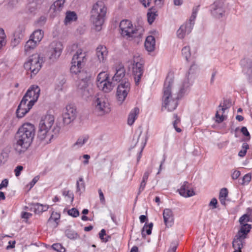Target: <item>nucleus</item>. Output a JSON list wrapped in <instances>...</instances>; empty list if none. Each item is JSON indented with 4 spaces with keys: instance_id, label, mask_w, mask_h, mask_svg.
I'll use <instances>...</instances> for the list:
<instances>
[{
    "instance_id": "f257e3e1",
    "label": "nucleus",
    "mask_w": 252,
    "mask_h": 252,
    "mask_svg": "<svg viewBox=\"0 0 252 252\" xmlns=\"http://www.w3.org/2000/svg\"><path fill=\"white\" fill-rule=\"evenodd\" d=\"M173 80L172 78L167 77L164 84L162 96V107H165L168 111L174 110L178 106L177 99L180 98L187 91L190 83L189 78H186L180 87L178 96L176 98L172 97L171 89Z\"/></svg>"
},
{
    "instance_id": "f03ea898",
    "label": "nucleus",
    "mask_w": 252,
    "mask_h": 252,
    "mask_svg": "<svg viewBox=\"0 0 252 252\" xmlns=\"http://www.w3.org/2000/svg\"><path fill=\"white\" fill-rule=\"evenodd\" d=\"M35 128L31 123L24 124L17 133L16 147L19 152L25 151L32 143L35 135Z\"/></svg>"
},
{
    "instance_id": "7ed1b4c3",
    "label": "nucleus",
    "mask_w": 252,
    "mask_h": 252,
    "mask_svg": "<svg viewBox=\"0 0 252 252\" xmlns=\"http://www.w3.org/2000/svg\"><path fill=\"white\" fill-rule=\"evenodd\" d=\"M55 118L52 115H47L42 117L38 132V138L44 144L51 142L54 135L50 133V129L54 124Z\"/></svg>"
},
{
    "instance_id": "20e7f679",
    "label": "nucleus",
    "mask_w": 252,
    "mask_h": 252,
    "mask_svg": "<svg viewBox=\"0 0 252 252\" xmlns=\"http://www.w3.org/2000/svg\"><path fill=\"white\" fill-rule=\"evenodd\" d=\"M107 8L103 2L98 1L93 6L91 11V20L96 31H99L104 23Z\"/></svg>"
},
{
    "instance_id": "39448f33",
    "label": "nucleus",
    "mask_w": 252,
    "mask_h": 252,
    "mask_svg": "<svg viewBox=\"0 0 252 252\" xmlns=\"http://www.w3.org/2000/svg\"><path fill=\"white\" fill-rule=\"evenodd\" d=\"M122 35L126 39L131 40L134 38H140L144 32V29L140 27H134L128 20H123L120 23Z\"/></svg>"
},
{
    "instance_id": "423d86ee",
    "label": "nucleus",
    "mask_w": 252,
    "mask_h": 252,
    "mask_svg": "<svg viewBox=\"0 0 252 252\" xmlns=\"http://www.w3.org/2000/svg\"><path fill=\"white\" fill-rule=\"evenodd\" d=\"M87 60L86 52L81 49H78L72 59L70 72L75 74L81 72Z\"/></svg>"
},
{
    "instance_id": "0eeeda50",
    "label": "nucleus",
    "mask_w": 252,
    "mask_h": 252,
    "mask_svg": "<svg viewBox=\"0 0 252 252\" xmlns=\"http://www.w3.org/2000/svg\"><path fill=\"white\" fill-rule=\"evenodd\" d=\"M199 5L193 7L192 14L189 21L182 25L177 32V35L178 38L183 39L186 34L190 33L194 24V20L196 17L197 13L199 10Z\"/></svg>"
},
{
    "instance_id": "6e6552de",
    "label": "nucleus",
    "mask_w": 252,
    "mask_h": 252,
    "mask_svg": "<svg viewBox=\"0 0 252 252\" xmlns=\"http://www.w3.org/2000/svg\"><path fill=\"white\" fill-rule=\"evenodd\" d=\"M93 104L95 113L99 116H103L111 111L109 103L104 97L95 98Z\"/></svg>"
},
{
    "instance_id": "1a4fd4ad",
    "label": "nucleus",
    "mask_w": 252,
    "mask_h": 252,
    "mask_svg": "<svg viewBox=\"0 0 252 252\" xmlns=\"http://www.w3.org/2000/svg\"><path fill=\"white\" fill-rule=\"evenodd\" d=\"M97 86L103 92L109 93L113 90L115 84L111 82L106 72L101 71L97 77Z\"/></svg>"
},
{
    "instance_id": "9d476101",
    "label": "nucleus",
    "mask_w": 252,
    "mask_h": 252,
    "mask_svg": "<svg viewBox=\"0 0 252 252\" xmlns=\"http://www.w3.org/2000/svg\"><path fill=\"white\" fill-rule=\"evenodd\" d=\"M43 63V58L37 54H33L29 58L28 61L25 63L24 67L27 70H30L34 75L37 74L41 67Z\"/></svg>"
},
{
    "instance_id": "9b49d317",
    "label": "nucleus",
    "mask_w": 252,
    "mask_h": 252,
    "mask_svg": "<svg viewBox=\"0 0 252 252\" xmlns=\"http://www.w3.org/2000/svg\"><path fill=\"white\" fill-rule=\"evenodd\" d=\"M63 48V45L60 41H55L50 44L48 56L50 63L58 60L62 53Z\"/></svg>"
},
{
    "instance_id": "f8f14e48",
    "label": "nucleus",
    "mask_w": 252,
    "mask_h": 252,
    "mask_svg": "<svg viewBox=\"0 0 252 252\" xmlns=\"http://www.w3.org/2000/svg\"><path fill=\"white\" fill-rule=\"evenodd\" d=\"M130 83L125 79L118 85L117 90L116 96L118 101L121 104L126 99L130 91Z\"/></svg>"
},
{
    "instance_id": "ddd939ff",
    "label": "nucleus",
    "mask_w": 252,
    "mask_h": 252,
    "mask_svg": "<svg viewBox=\"0 0 252 252\" xmlns=\"http://www.w3.org/2000/svg\"><path fill=\"white\" fill-rule=\"evenodd\" d=\"M77 110L72 105H67L63 111V123L68 125L72 122L77 117Z\"/></svg>"
},
{
    "instance_id": "4468645a",
    "label": "nucleus",
    "mask_w": 252,
    "mask_h": 252,
    "mask_svg": "<svg viewBox=\"0 0 252 252\" xmlns=\"http://www.w3.org/2000/svg\"><path fill=\"white\" fill-rule=\"evenodd\" d=\"M140 58L139 57H134L133 62V75L136 85L140 82L141 76L143 73V65L140 62Z\"/></svg>"
},
{
    "instance_id": "2eb2a0df",
    "label": "nucleus",
    "mask_w": 252,
    "mask_h": 252,
    "mask_svg": "<svg viewBox=\"0 0 252 252\" xmlns=\"http://www.w3.org/2000/svg\"><path fill=\"white\" fill-rule=\"evenodd\" d=\"M34 103L29 101V99L23 97L16 111V114L18 118L23 117L32 108Z\"/></svg>"
},
{
    "instance_id": "dca6fc26",
    "label": "nucleus",
    "mask_w": 252,
    "mask_h": 252,
    "mask_svg": "<svg viewBox=\"0 0 252 252\" xmlns=\"http://www.w3.org/2000/svg\"><path fill=\"white\" fill-rule=\"evenodd\" d=\"M211 14L216 18L220 19L224 16L225 8L224 3L220 0L216 1L211 6Z\"/></svg>"
},
{
    "instance_id": "f3484780",
    "label": "nucleus",
    "mask_w": 252,
    "mask_h": 252,
    "mask_svg": "<svg viewBox=\"0 0 252 252\" xmlns=\"http://www.w3.org/2000/svg\"><path fill=\"white\" fill-rule=\"evenodd\" d=\"M40 92V89L37 86L33 85L27 91L24 97L25 98L29 99V101L34 103L37 100Z\"/></svg>"
},
{
    "instance_id": "a211bd4d",
    "label": "nucleus",
    "mask_w": 252,
    "mask_h": 252,
    "mask_svg": "<svg viewBox=\"0 0 252 252\" xmlns=\"http://www.w3.org/2000/svg\"><path fill=\"white\" fill-rule=\"evenodd\" d=\"M180 194L184 197H190L195 195L194 190L189 182H184L181 188L178 189Z\"/></svg>"
},
{
    "instance_id": "6ab92c4d",
    "label": "nucleus",
    "mask_w": 252,
    "mask_h": 252,
    "mask_svg": "<svg viewBox=\"0 0 252 252\" xmlns=\"http://www.w3.org/2000/svg\"><path fill=\"white\" fill-rule=\"evenodd\" d=\"M65 0H57L50 6L49 11L53 17L57 15L63 8Z\"/></svg>"
},
{
    "instance_id": "aec40b11",
    "label": "nucleus",
    "mask_w": 252,
    "mask_h": 252,
    "mask_svg": "<svg viewBox=\"0 0 252 252\" xmlns=\"http://www.w3.org/2000/svg\"><path fill=\"white\" fill-rule=\"evenodd\" d=\"M228 108V107L227 106L226 101H224L223 103H220V104L218 107V110L216 114L217 121L218 123H221L224 121L225 117L224 113L225 111Z\"/></svg>"
},
{
    "instance_id": "412c9836",
    "label": "nucleus",
    "mask_w": 252,
    "mask_h": 252,
    "mask_svg": "<svg viewBox=\"0 0 252 252\" xmlns=\"http://www.w3.org/2000/svg\"><path fill=\"white\" fill-rule=\"evenodd\" d=\"M246 238L245 237L237 234L232 242L233 248L235 250H239V252H241V249L243 248Z\"/></svg>"
},
{
    "instance_id": "4be33fe9",
    "label": "nucleus",
    "mask_w": 252,
    "mask_h": 252,
    "mask_svg": "<svg viewBox=\"0 0 252 252\" xmlns=\"http://www.w3.org/2000/svg\"><path fill=\"white\" fill-rule=\"evenodd\" d=\"M163 216L165 224L168 227H171L173 224L174 217L172 211L169 209H165L163 212Z\"/></svg>"
},
{
    "instance_id": "5701e85b",
    "label": "nucleus",
    "mask_w": 252,
    "mask_h": 252,
    "mask_svg": "<svg viewBox=\"0 0 252 252\" xmlns=\"http://www.w3.org/2000/svg\"><path fill=\"white\" fill-rule=\"evenodd\" d=\"M96 54L100 62H104L107 58L108 51L106 47L103 45H99L96 49Z\"/></svg>"
},
{
    "instance_id": "b1692460",
    "label": "nucleus",
    "mask_w": 252,
    "mask_h": 252,
    "mask_svg": "<svg viewBox=\"0 0 252 252\" xmlns=\"http://www.w3.org/2000/svg\"><path fill=\"white\" fill-rule=\"evenodd\" d=\"M125 76V69L124 66H120L118 68L116 69V72L112 78L113 83L115 85V82H120L123 81L122 79Z\"/></svg>"
},
{
    "instance_id": "393cba45",
    "label": "nucleus",
    "mask_w": 252,
    "mask_h": 252,
    "mask_svg": "<svg viewBox=\"0 0 252 252\" xmlns=\"http://www.w3.org/2000/svg\"><path fill=\"white\" fill-rule=\"evenodd\" d=\"M145 47L148 52H152L155 48V39L152 35L148 36L145 42Z\"/></svg>"
},
{
    "instance_id": "a878e982",
    "label": "nucleus",
    "mask_w": 252,
    "mask_h": 252,
    "mask_svg": "<svg viewBox=\"0 0 252 252\" xmlns=\"http://www.w3.org/2000/svg\"><path fill=\"white\" fill-rule=\"evenodd\" d=\"M139 114V109L137 107H135L130 111L127 119V124L129 126L132 125L137 119Z\"/></svg>"
},
{
    "instance_id": "bb28decb",
    "label": "nucleus",
    "mask_w": 252,
    "mask_h": 252,
    "mask_svg": "<svg viewBox=\"0 0 252 252\" xmlns=\"http://www.w3.org/2000/svg\"><path fill=\"white\" fill-rule=\"evenodd\" d=\"M241 225L240 229L237 234L246 238L247 235L249 233L252 228V225L250 224H241Z\"/></svg>"
},
{
    "instance_id": "cd10ccee",
    "label": "nucleus",
    "mask_w": 252,
    "mask_h": 252,
    "mask_svg": "<svg viewBox=\"0 0 252 252\" xmlns=\"http://www.w3.org/2000/svg\"><path fill=\"white\" fill-rule=\"evenodd\" d=\"M38 43L34 39L31 38L27 41L24 46L25 52L27 53L31 50L33 49Z\"/></svg>"
},
{
    "instance_id": "c85d7f7f",
    "label": "nucleus",
    "mask_w": 252,
    "mask_h": 252,
    "mask_svg": "<svg viewBox=\"0 0 252 252\" xmlns=\"http://www.w3.org/2000/svg\"><path fill=\"white\" fill-rule=\"evenodd\" d=\"M147 19L148 23L151 25L155 21L158 16L157 11L154 8H150L147 13Z\"/></svg>"
},
{
    "instance_id": "c756f323",
    "label": "nucleus",
    "mask_w": 252,
    "mask_h": 252,
    "mask_svg": "<svg viewBox=\"0 0 252 252\" xmlns=\"http://www.w3.org/2000/svg\"><path fill=\"white\" fill-rule=\"evenodd\" d=\"M77 15L73 11H68L66 13V16L64 19V24L67 25L77 19Z\"/></svg>"
},
{
    "instance_id": "7c9ffc66",
    "label": "nucleus",
    "mask_w": 252,
    "mask_h": 252,
    "mask_svg": "<svg viewBox=\"0 0 252 252\" xmlns=\"http://www.w3.org/2000/svg\"><path fill=\"white\" fill-rule=\"evenodd\" d=\"M44 32L41 30H37L33 32L31 35V38L39 43L43 37Z\"/></svg>"
},
{
    "instance_id": "2f4dec72",
    "label": "nucleus",
    "mask_w": 252,
    "mask_h": 252,
    "mask_svg": "<svg viewBox=\"0 0 252 252\" xmlns=\"http://www.w3.org/2000/svg\"><path fill=\"white\" fill-rule=\"evenodd\" d=\"M89 140V136L88 135H82L80 136L77 140L76 142L73 144L74 147L81 148L85 143L87 142Z\"/></svg>"
},
{
    "instance_id": "473e14b6",
    "label": "nucleus",
    "mask_w": 252,
    "mask_h": 252,
    "mask_svg": "<svg viewBox=\"0 0 252 252\" xmlns=\"http://www.w3.org/2000/svg\"><path fill=\"white\" fill-rule=\"evenodd\" d=\"M243 72L246 74L249 78H250L252 75V61L247 62L246 64L244 66Z\"/></svg>"
},
{
    "instance_id": "72a5a7b5",
    "label": "nucleus",
    "mask_w": 252,
    "mask_h": 252,
    "mask_svg": "<svg viewBox=\"0 0 252 252\" xmlns=\"http://www.w3.org/2000/svg\"><path fill=\"white\" fill-rule=\"evenodd\" d=\"M24 37L23 34L21 33H19L17 32H15L14 34V38L11 40V45L13 47L17 45L22 39Z\"/></svg>"
},
{
    "instance_id": "f704fd0d",
    "label": "nucleus",
    "mask_w": 252,
    "mask_h": 252,
    "mask_svg": "<svg viewBox=\"0 0 252 252\" xmlns=\"http://www.w3.org/2000/svg\"><path fill=\"white\" fill-rule=\"evenodd\" d=\"M228 190L226 188H222L220 189L219 194V200L222 205H225V200L228 196Z\"/></svg>"
},
{
    "instance_id": "c9c22d12",
    "label": "nucleus",
    "mask_w": 252,
    "mask_h": 252,
    "mask_svg": "<svg viewBox=\"0 0 252 252\" xmlns=\"http://www.w3.org/2000/svg\"><path fill=\"white\" fill-rule=\"evenodd\" d=\"M249 221H252V214L249 212L243 215L239 219L240 224H248Z\"/></svg>"
},
{
    "instance_id": "e433bc0d",
    "label": "nucleus",
    "mask_w": 252,
    "mask_h": 252,
    "mask_svg": "<svg viewBox=\"0 0 252 252\" xmlns=\"http://www.w3.org/2000/svg\"><path fill=\"white\" fill-rule=\"evenodd\" d=\"M65 236L70 239H76L79 238L78 234L74 230L71 229H67L65 231Z\"/></svg>"
},
{
    "instance_id": "4c0bfd02",
    "label": "nucleus",
    "mask_w": 252,
    "mask_h": 252,
    "mask_svg": "<svg viewBox=\"0 0 252 252\" xmlns=\"http://www.w3.org/2000/svg\"><path fill=\"white\" fill-rule=\"evenodd\" d=\"M153 226V223L151 222L148 225H145L142 230V235L145 237L146 235H150L152 233V229Z\"/></svg>"
},
{
    "instance_id": "58836bf2",
    "label": "nucleus",
    "mask_w": 252,
    "mask_h": 252,
    "mask_svg": "<svg viewBox=\"0 0 252 252\" xmlns=\"http://www.w3.org/2000/svg\"><path fill=\"white\" fill-rule=\"evenodd\" d=\"M182 53L186 60L188 61L191 55L189 46H185L182 50Z\"/></svg>"
},
{
    "instance_id": "ea45409f",
    "label": "nucleus",
    "mask_w": 252,
    "mask_h": 252,
    "mask_svg": "<svg viewBox=\"0 0 252 252\" xmlns=\"http://www.w3.org/2000/svg\"><path fill=\"white\" fill-rule=\"evenodd\" d=\"M52 248L57 252H65V249L60 243H55L52 245Z\"/></svg>"
},
{
    "instance_id": "a19ab883",
    "label": "nucleus",
    "mask_w": 252,
    "mask_h": 252,
    "mask_svg": "<svg viewBox=\"0 0 252 252\" xmlns=\"http://www.w3.org/2000/svg\"><path fill=\"white\" fill-rule=\"evenodd\" d=\"M249 148V145L247 143H244L242 146V150L238 153V156L240 157H244Z\"/></svg>"
},
{
    "instance_id": "79ce46f5",
    "label": "nucleus",
    "mask_w": 252,
    "mask_h": 252,
    "mask_svg": "<svg viewBox=\"0 0 252 252\" xmlns=\"http://www.w3.org/2000/svg\"><path fill=\"white\" fill-rule=\"evenodd\" d=\"M38 8L36 5L35 4V3H33L32 1H30L27 5V9L31 13L34 12Z\"/></svg>"
},
{
    "instance_id": "37998d69",
    "label": "nucleus",
    "mask_w": 252,
    "mask_h": 252,
    "mask_svg": "<svg viewBox=\"0 0 252 252\" xmlns=\"http://www.w3.org/2000/svg\"><path fill=\"white\" fill-rule=\"evenodd\" d=\"M106 235V231L105 229H102L99 233V236L101 240L103 242H107L109 241V239L110 238V236H108L107 237H104Z\"/></svg>"
},
{
    "instance_id": "c03bdc74",
    "label": "nucleus",
    "mask_w": 252,
    "mask_h": 252,
    "mask_svg": "<svg viewBox=\"0 0 252 252\" xmlns=\"http://www.w3.org/2000/svg\"><path fill=\"white\" fill-rule=\"evenodd\" d=\"M241 131L243 134L246 136L244 140L247 141H249L251 139V136L249 132L248 131L247 127L245 126H243L241 129Z\"/></svg>"
},
{
    "instance_id": "a18cd8bd",
    "label": "nucleus",
    "mask_w": 252,
    "mask_h": 252,
    "mask_svg": "<svg viewBox=\"0 0 252 252\" xmlns=\"http://www.w3.org/2000/svg\"><path fill=\"white\" fill-rule=\"evenodd\" d=\"M85 189V185L83 183V178H80L79 180L77 182V191H80L81 190H84Z\"/></svg>"
},
{
    "instance_id": "49530a36",
    "label": "nucleus",
    "mask_w": 252,
    "mask_h": 252,
    "mask_svg": "<svg viewBox=\"0 0 252 252\" xmlns=\"http://www.w3.org/2000/svg\"><path fill=\"white\" fill-rule=\"evenodd\" d=\"M67 213L69 216L74 218H76L79 216V211L75 208H72L68 210Z\"/></svg>"
},
{
    "instance_id": "de8ad7c7",
    "label": "nucleus",
    "mask_w": 252,
    "mask_h": 252,
    "mask_svg": "<svg viewBox=\"0 0 252 252\" xmlns=\"http://www.w3.org/2000/svg\"><path fill=\"white\" fill-rule=\"evenodd\" d=\"M34 211L36 214H39L43 212V205L36 203L34 205Z\"/></svg>"
},
{
    "instance_id": "09e8293b",
    "label": "nucleus",
    "mask_w": 252,
    "mask_h": 252,
    "mask_svg": "<svg viewBox=\"0 0 252 252\" xmlns=\"http://www.w3.org/2000/svg\"><path fill=\"white\" fill-rule=\"evenodd\" d=\"M60 218V215L57 213H53L48 220V222L50 223L52 221L56 222Z\"/></svg>"
},
{
    "instance_id": "8fccbe9b",
    "label": "nucleus",
    "mask_w": 252,
    "mask_h": 252,
    "mask_svg": "<svg viewBox=\"0 0 252 252\" xmlns=\"http://www.w3.org/2000/svg\"><path fill=\"white\" fill-rule=\"evenodd\" d=\"M63 195L68 198L71 199V201L72 202L74 198L73 194L69 190H63Z\"/></svg>"
},
{
    "instance_id": "3c124183",
    "label": "nucleus",
    "mask_w": 252,
    "mask_h": 252,
    "mask_svg": "<svg viewBox=\"0 0 252 252\" xmlns=\"http://www.w3.org/2000/svg\"><path fill=\"white\" fill-rule=\"evenodd\" d=\"M146 182L147 181H142L138 189L137 195H139L141 193V192L144 190L145 187L146 186Z\"/></svg>"
},
{
    "instance_id": "603ef678",
    "label": "nucleus",
    "mask_w": 252,
    "mask_h": 252,
    "mask_svg": "<svg viewBox=\"0 0 252 252\" xmlns=\"http://www.w3.org/2000/svg\"><path fill=\"white\" fill-rule=\"evenodd\" d=\"M178 244L177 243H172L167 252H176Z\"/></svg>"
},
{
    "instance_id": "864d4df0",
    "label": "nucleus",
    "mask_w": 252,
    "mask_h": 252,
    "mask_svg": "<svg viewBox=\"0 0 252 252\" xmlns=\"http://www.w3.org/2000/svg\"><path fill=\"white\" fill-rule=\"evenodd\" d=\"M252 179L251 175L250 174H246L243 178V184H245L246 183H248L250 182Z\"/></svg>"
},
{
    "instance_id": "5fc2aeb1",
    "label": "nucleus",
    "mask_w": 252,
    "mask_h": 252,
    "mask_svg": "<svg viewBox=\"0 0 252 252\" xmlns=\"http://www.w3.org/2000/svg\"><path fill=\"white\" fill-rule=\"evenodd\" d=\"M23 169V167L22 166H18L16 167V168L14 170L15 176L16 177H18L20 175L21 171Z\"/></svg>"
},
{
    "instance_id": "6e6d98bb",
    "label": "nucleus",
    "mask_w": 252,
    "mask_h": 252,
    "mask_svg": "<svg viewBox=\"0 0 252 252\" xmlns=\"http://www.w3.org/2000/svg\"><path fill=\"white\" fill-rule=\"evenodd\" d=\"M217 204H218V201H217V199L216 198H213L211 200V201L209 203V206H212L213 209H215L217 208Z\"/></svg>"
},
{
    "instance_id": "4d7b16f0",
    "label": "nucleus",
    "mask_w": 252,
    "mask_h": 252,
    "mask_svg": "<svg viewBox=\"0 0 252 252\" xmlns=\"http://www.w3.org/2000/svg\"><path fill=\"white\" fill-rule=\"evenodd\" d=\"M32 1L39 8L42 4L46 2L47 0H32Z\"/></svg>"
},
{
    "instance_id": "13d9d810",
    "label": "nucleus",
    "mask_w": 252,
    "mask_h": 252,
    "mask_svg": "<svg viewBox=\"0 0 252 252\" xmlns=\"http://www.w3.org/2000/svg\"><path fill=\"white\" fill-rule=\"evenodd\" d=\"M142 4L145 7L150 5L152 0H139Z\"/></svg>"
},
{
    "instance_id": "bf43d9fd",
    "label": "nucleus",
    "mask_w": 252,
    "mask_h": 252,
    "mask_svg": "<svg viewBox=\"0 0 252 252\" xmlns=\"http://www.w3.org/2000/svg\"><path fill=\"white\" fill-rule=\"evenodd\" d=\"M8 184V180L7 179H4L0 184V189H1L3 188H6L7 187Z\"/></svg>"
},
{
    "instance_id": "052dcab7",
    "label": "nucleus",
    "mask_w": 252,
    "mask_h": 252,
    "mask_svg": "<svg viewBox=\"0 0 252 252\" xmlns=\"http://www.w3.org/2000/svg\"><path fill=\"white\" fill-rule=\"evenodd\" d=\"M240 175V172L238 170L234 171L231 175L233 179H237Z\"/></svg>"
},
{
    "instance_id": "680f3d73",
    "label": "nucleus",
    "mask_w": 252,
    "mask_h": 252,
    "mask_svg": "<svg viewBox=\"0 0 252 252\" xmlns=\"http://www.w3.org/2000/svg\"><path fill=\"white\" fill-rule=\"evenodd\" d=\"M98 193H99V196L100 200L101 202L102 203H105L104 196L103 193L102 192V190L100 189H99L98 190Z\"/></svg>"
},
{
    "instance_id": "e2e57ef3",
    "label": "nucleus",
    "mask_w": 252,
    "mask_h": 252,
    "mask_svg": "<svg viewBox=\"0 0 252 252\" xmlns=\"http://www.w3.org/2000/svg\"><path fill=\"white\" fill-rule=\"evenodd\" d=\"M152 172L151 170H149L146 171L143 175L142 180L147 181L149 177V174Z\"/></svg>"
},
{
    "instance_id": "0e129e2a",
    "label": "nucleus",
    "mask_w": 252,
    "mask_h": 252,
    "mask_svg": "<svg viewBox=\"0 0 252 252\" xmlns=\"http://www.w3.org/2000/svg\"><path fill=\"white\" fill-rule=\"evenodd\" d=\"M15 241H9L8 242V245L6 247V249L9 250L15 247Z\"/></svg>"
},
{
    "instance_id": "69168bd1",
    "label": "nucleus",
    "mask_w": 252,
    "mask_h": 252,
    "mask_svg": "<svg viewBox=\"0 0 252 252\" xmlns=\"http://www.w3.org/2000/svg\"><path fill=\"white\" fill-rule=\"evenodd\" d=\"M174 118L175 119V120L173 122V126H176L177 125V124L178 123H180V118L177 116V115H174Z\"/></svg>"
},
{
    "instance_id": "338daca9",
    "label": "nucleus",
    "mask_w": 252,
    "mask_h": 252,
    "mask_svg": "<svg viewBox=\"0 0 252 252\" xmlns=\"http://www.w3.org/2000/svg\"><path fill=\"white\" fill-rule=\"evenodd\" d=\"M46 21V18L44 16H41L38 20L37 21V23L42 24L45 23Z\"/></svg>"
},
{
    "instance_id": "774afa93",
    "label": "nucleus",
    "mask_w": 252,
    "mask_h": 252,
    "mask_svg": "<svg viewBox=\"0 0 252 252\" xmlns=\"http://www.w3.org/2000/svg\"><path fill=\"white\" fill-rule=\"evenodd\" d=\"M60 128L59 126H54V128L53 129H52V132L55 134H57L59 133V131H60Z\"/></svg>"
}]
</instances>
